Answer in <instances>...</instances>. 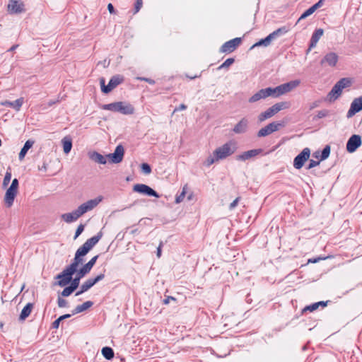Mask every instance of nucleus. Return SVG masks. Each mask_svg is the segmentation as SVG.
Segmentation results:
<instances>
[{
    "mask_svg": "<svg viewBox=\"0 0 362 362\" xmlns=\"http://www.w3.org/2000/svg\"><path fill=\"white\" fill-rule=\"evenodd\" d=\"M327 257H323V258H317V259H310L309 262H313V263H316L318 262L319 259H325Z\"/></svg>",
    "mask_w": 362,
    "mask_h": 362,
    "instance_id": "58",
    "label": "nucleus"
},
{
    "mask_svg": "<svg viewBox=\"0 0 362 362\" xmlns=\"http://www.w3.org/2000/svg\"><path fill=\"white\" fill-rule=\"evenodd\" d=\"M239 202V198H236L232 203H230V206H229V209L230 210L233 209L238 204Z\"/></svg>",
    "mask_w": 362,
    "mask_h": 362,
    "instance_id": "49",
    "label": "nucleus"
},
{
    "mask_svg": "<svg viewBox=\"0 0 362 362\" xmlns=\"http://www.w3.org/2000/svg\"><path fill=\"white\" fill-rule=\"evenodd\" d=\"M133 190L141 194L155 197L157 198L160 197L154 189L144 184H136L134 185Z\"/></svg>",
    "mask_w": 362,
    "mask_h": 362,
    "instance_id": "16",
    "label": "nucleus"
},
{
    "mask_svg": "<svg viewBox=\"0 0 362 362\" xmlns=\"http://www.w3.org/2000/svg\"><path fill=\"white\" fill-rule=\"evenodd\" d=\"M218 160H219L217 158V156L213 154V156H210L206 158L204 163L205 165L209 167Z\"/></svg>",
    "mask_w": 362,
    "mask_h": 362,
    "instance_id": "37",
    "label": "nucleus"
},
{
    "mask_svg": "<svg viewBox=\"0 0 362 362\" xmlns=\"http://www.w3.org/2000/svg\"><path fill=\"white\" fill-rule=\"evenodd\" d=\"M33 144H34V141H33V140L29 139L25 141L23 147L21 148V150L19 153V155H18L19 160H22L25 158L28 151L33 146Z\"/></svg>",
    "mask_w": 362,
    "mask_h": 362,
    "instance_id": "29",
    "label": "nucleus"
},
{
    "mask_svg": "<svg viewBox=\"0 0 362 362\" xmlns=\"http://www.w3.org/2000/svg\"><path fill=\"white\" fill-rule=\"evenodd\" d=\"M18 47V45H13L8 50V52H13L14 51L17 47Z\"/></svg>",
    "mask_w": 362,
    "mask_h": 362,
    "instance_id": "59",
    "label": "nucleus"
},
{
    "mask_svg": "<svg viewBox=\"0 0 362 362\" xmlns=\"http://www.w3.org/2000/svg\"><path fill=\"white\" fill-rule=\"evenodd\" d=\"M103 198L102 197H98L93 199H90L87 201L86 202L81 204L76 209L81 216L84 214H86L88 211H90L93 210L94 208H95L99 203L102 201Z\"/></svg>",
    "mask_w": 362,
    "mask_h": 362,
    "instance_id": "9",
    "label": "nucleus"
},
{
    "mask_svg": "<svg viewBox=\"0 0 362 362\" xmlns=\"http://www.w3.org/2000/svg\"><path fill=\"white\" fill-rule=\"evenodd\" d=\"M98 258V255L94 256L93 258H91L88 262H87L86 264H84L78 271L79 274L82 276H86L88 274L90 270L92 269L93 267L95 265L97 259Z\"/></svg>",
    "mask_w": 362,
    "mask_h": 362,
    "instance_id": "23",
    "label": "nucleus"
},
{
    "mask_svg": "<svg viewBox=\"0 0 362 362\" xmlns=\"http://www.w3.org/2000/svg\"><path fill=\"white\" fill-rule=\"evenodd\" d=\"M186 109H187V106L185 104H181L175 109L174 112L182 111V110H185Z\"/></svg>",
    "mask_w": 362,
    "mask_h": 362,
    "instance_id": "50",
    "label": "nucleus"
},
{
    "mask_svg": "<svg viewBox=\"0 0 362 362\" xmlns=\"http://www.w3.org/2000/svg\"><path fill=\"white\" fill-rule=\"evenodd\" d=\"M140 80L145 81L148 82L150 84H154L155 83V81L153 79H151V78H140Z\"/></svg>",
    "mask_w": 362,
    "mask_h": 362,
    "instance_id": "53",
    "label": "nucleus"
},
{
    "mask_svg": "<svg viewBox=\"0 0 362 362\" xmlns=\"http://www.w3.org/2000/svg\"><path fill=\"white\" fill-rule=\"evenodd\" d=\"M103 110L120 112L123 115H132L134 112L133 106L125 102H116L104 105Z\"/></svg>",
    "mask_w": 362,
    "mask_h": 362,
    "instance_id": "4",
    "label": "nucleus"
},
{
    "mask_svg": "<svg viewBox=\"0 0 362 362\" xmlns=\"http://www.w3.org/2000/svg\"><path fill=\"white\" fill-rule=\"evenodd\" d=\"M11 179V173L10 171H7L5 174L4 180H3V187H6L10 182Z\"/></svg>",
    "mask_w": 362,
    "mask_h": 362,
    "instance_id": "39",
    "label": "nucleus"
},
{
    "mask_svg": "<svg viewBox=\"0 0 362 362\" xmlns=\"http://www.w3.org/2000/svg\"><path fill=\"white\" fill-rule=\"evenodd\" d=\"M248 119L243 118L234 127L233 132L235 134H243L246 132L248 127Z\"/></svg>",
    "mask_w": 362,
    "mask_h": 362,
    "instance_id": "24",
    "label": "nucleus"
},
{
    "mask_svg": "<svg viewBox=\"0 0 362 362\" xmlns=\"http://www.w3.org/2000/svg\"><path fill=\"white\" fill-rule=\"evenodd\" d=\"M300 84V81L294 80L288 83H283L275 88H267L259 90L249 98L251 103L259 101L261 99H265L267 97L277 98L285 93L291 91Z\"/></svg>",
    "mask_w": 362,
    "mask_h": 362,
    "instance_id": "2",
    "label": "nucleus"
},
{
    "mask_svg": "<svg viewBox=\"0 0 362 362\" xmlns=\"http://www.w3.org/2000/svg\"><path fill=\"white\" fill-rule=\"evenodd\" d=\"M241 38L235 37L233 40H230L226 42H225L221 47L220 51L221 52H227L230 53L233 52L240 44Z\"/></svg>",
    "mask_w": 362,
    "mask_h": 362,
    "instance_id": "17",
    "label": "nucleus"
},
{
    "mask_svg": "<svg viewBox=\"0 0 362 362\" xmlns=\"http://www.w3.org/2000/svg\"><path fill=\"white\" fill-rule=\"evenodd\" d=\"M84 276H85L79 274V271H77L76 276L74 279L71 278L70 286L72 287L74 290H76L79 286L81 279H82Z\"/></svg>",
    "mask_w": 362,
    "mask_h": 362,
    "instance_id": "32",
    "label": "nucleus"
},
{
    "mask_svg": "<svg viewBox=\"0 0 362 362\" xmlns=\"http://www.w3.org/2000/svg\"><path fill=\"white\" fill-rule=\"evenodd\" d=\"M161 246H162V243H160L159 246L157 248V254L156 255L158 258L160 257V256H161Z\"/></svg>",
    "mask_w": 362,
    "mask_h": 362,
    "instance_id": "54",
    "label": "nucleus"
},
{
    "mask_svg": "<svg viewBox=\"0 0 362 362\" xmlns=\"http://www.w3.org/2000/svg\"><path fill=\"white\" fill-rule=\"evenodd\" d=\"M88 156L90 159L93 160L94 162L99 164H106L107 163V157L103 156L97 151H92L88 153Z\"/></svg>",
    "mask_w": 362,
    "mask_h": 362,
    "instance_id": "26",
    "label": "nucleus"
},
{
    "mask_svg": "<svg viewBox=\"0 0 362 362\" xmlns=\"http://www.w3.org/2000/svg\"><path fill=\"white\" fill-rule=\"evenodd\" d=\"M197 76L190 77L191 79L195 78Z\"/></svg>",
    "mask_w": 362,
    "mask_h": 362,
    "instance_id": "64",
    "label": "nucleus"
},
{
    "mask_svg": "<svg viewBox=\"0 0 362 362\" xmlns=\"http://www.w3.org/2000/svg\"><path fill=\"white\" fill-rule=\"evenodd\" d=\"M323 1L324 0H320L318 2H317L316 4H315L313 6V7L315 8V10H317L318 8H320V6H322V4H323Z\"/></svg>",
    "mask_w": 362,
    "mask_h": 362,
    "instance_id": "51",
    "label": "nucleus"
},
{
    "mask_svg": "<svg viewBox=\"0 0 362 362\" xmlns=\"http://www.w3.org/2000/svg\"><path fill=\"white\" fill-rule=\"evenodd\" d=\"M323 33H324V30L322 28H318L315 30V32L313 33L311 39H310L309 49H310L316 46L319 40L323 35Z\"/></svg>",
    "mask_w": 362,
    "mask_h": 362,
    "instance_id": "25",
    "label": "nucleus"
},
{
    "mask_svg": "<svg viewBox=\"0 0 362 362\" xmlns=\"http://www.w3.org/2000/svg\"><path fill=\"white\" fill-rule=\"evenodd\" d=\"M75 290L71 287L70 286L66 287L62 292V296L64 297H67L70 296Z\"/></svg>",
    "mask_w": 362,
    "mask_h": 362,
    "instance_id": "40",
    "label": "nucleus"
},
{
    "mask_svg": "<svg viewBox=\"0 0 362 362\" xmlns=\"http://www.w3.org/2000/svg\"><path fill=\"white\" fill-rule=\"evenodd\" d=\"M105 278L104 274H100L96 277L92 279H87L85 282L82 284L80 287V290L76 293V296H78L84 292L88 291L91 287H93L95 284L103 280Z\"/></svg>",
    "mask_w": 362,
    "mask_h": 362,
    "instance_id": "10",
    "label": "nucleus"
},
{
    "mask_svg": "<svg viewBox=\"0 0 362 362\" xmlns=\"http://www.w3.org/2000/svg\"><path fill=\"white\" fill-rule=\"evenodd\" d=\"M56 320L59 322V323L61 322V321H62V320H59V317L58 319H57Z\"/></svg>",
    "mask_w": 362,
    "mask_h": 362,
    "instance_id": "63",
    "label": "nucleus"
},
{
    "mask_svg": "<svg viewBox=\"0 0 362 362\" xmlns=\"http://www.w3.org/2000/svg\"><path fill=\"white\" fill-rule=\"evenodd\" d=\"M315 8L313 7V6H312L311 7H310L308 9H307L301 16L299 18L298 21L300 20H302V19H304L307 17H308L309 16H310L311 14H313L315 11Z\"/></svg>",
    "mask_w": 362,
    "mask_h": 362,
    "instance_id": "36",
    "label": "nucleus"
},
{
    "mask_svg": "<svg viewBox=\"0 0 362 362\" xmlns=\"http://www.w3.org/2000/svg\"><path fill=\"white\" fill-rule=\"evenodd\" d=\"M319 164H320V161L319 160H310L307 168L308 169H311V168H313L314 167H316Z\"/></svg>",
    "mask_w": 362,
    "mask_h": 362,
    "instance_id": "47",
    "label": "nucleus"
},
{
    "mask_svg": "<svg viewBox=\"0 0 362 362\" xmlns=\"http://www.w3.org/2000/svg\"><path fill=\"white\" fill-rule=\"evenodd\" d=\"M24 103V98H20L15 101L4 100L1 103V105L5 107H12L16 112H18L23 104Z\"/></svg>",
    "mask_w": 362,
    "mask_h": 362,
    "instance_id": "22",
    "label": "nucleus"
},
{
    "mask_svg": "<svg viewBox=\"0 0 362 362\" xmlns=\"http://www.w3.org/2000/svg\"><path fill=\"white\" fill-rule=\"evenodd\" d=\"M18 190L8 187V189L6 192L5 197H4V202L6 205L8 207H11L14 202V199L17 195Z\"/></svg>",
    "mask_w": 362,
    "mask_h": 362,
    "instance_id": "21",
    "label": "nucleus"
},
{
    "mask_svg": "<svg viewBox=\"0 0 362 362\" xmlns=\"http://www.w3.org/2000/svg\"><path fill=\"white\" fill-rule=\"evenodd\" d=\"M329 153H330V146L327 145V146H325V147L323 148V150L322 151V153L320 156V160H323L327 159L329 157Z\"/></svg>",
    "mask_w": 362,
    "mask_h": 362,
    "instance_id": "35",
    "label": "nucleus"
},
{
    "mask_svg": "<svg viewBox=\"0 0 362 362\" xmlns=\"http://www.w3.org/2000/svg\"><path fill=\"white\" fill-rule=\"evenodd\" d=\"M289 106L288 103L286 102L278 103L268 108L264 112L260 113L258 116L259 122H262L264 120L272 117L279 111L288 108Z\"/></svg>",
    "mask_w": 362,
    "mask_h": 362,
    "instance_id": "6",
    "label": "nucleus"
},
{
    "mask_svg": "<svg viewBox=\"0 0 362 362\" xmlns=\"http://www.w3.org/2000/svg\"><path fill=\"white\" fill-rule=\"evenodd\" d=\"M352 84V80L350 78H342L337 81L332 87V90L328 94L329 101H334L340 97L343 90L349 88Z\"/></svg>",
    "mask_w": 362,
    "mask_h": 362,
    "instance_id": "3",
    "label": "nucleus"
},
{
    "mask_svg": "<svg viewBox=\"0 0 362 362\" xmlns=\"http://www.w3.org/2000/svg\"><path fill=\"white\" fill-rule=\"evenodd\" d=\"M142 5H143L142 0H136V1L135 5H134V14L139 11L141 8L142 7Z\"/></svg>",
    "mask_w": 362,
    "mask_h": 362,
    "instance_id": "43",
    "label": "nucleus"
},
{
    "mask_svg": "<svg viewBox=\"0 0 362 362\" xmlns=\"http://www.w3.org/2000/svg\"><path fill=\"white\" fill-rule=\"evenodd\" d=\"M141 168L142 172L146 175H148L151 173V166L148 163H142Z\"/></svg>",
    "mask_w": 362,
    "mask_h": 362,
    "instance_id": "41",
    "label": "nucleus"
},
{
    "mask_svg": "<svg viewBox=\"0 0 362 362\" xmlns=\"http://www.w3.org/2000/svg\"><path fill=\"white\" fill-rule=\"evenodd\" d=\"M170 300H174L175 298L173 297H168V298H165L163 300V303L165 304V305L168 304Z\"/></svg>",
    "mask_w": 362,
    "mask_h": 362,
    "instance_id": "55",
    "label": "nucleus"
},
{
    "mask_svg": "<svg viewBox=\"0 0 362 362\" xmlns=\"http://www.w3.org/2000/svg\"><path fill=\"white\" fill-rule=\"evenodd\" d=\"M25 11V5L21 0H9L8 12L11 14L21 13Z\"/></svg>",
    "mask_w": 362,
    "mask_h": 362,
    "instance_id": "14",
    "label": "nucleus"
},
{
    "mask_svg": "<svg viewBox=\"0 0 362 362\" xmlns=\"http://www.w3.org/2000/svg\"><path fill=\"white\" fill-rule=\"evenodd\" d=\"M124 81V78L122 76L120 75H115L113 76L108 84L105 86V78H100V84L101 86V90L104 93H109L110 91H112L114 88H115L117 86L121 84Z\"/></svg>",
    "mask_w": 362,
    "mask_h": 362,
    "instance_id": "8",
    "label": "nucleus"
},
{
    "mask_svg": "<svg viewBox=\"0 0 362 362\" xmlns=\"http://www.w3.org/2000/svg\"><path fill=\"white\" fill-rule=\"evenodd\" d=\"M71 317L70 314H66L59 317V320H63Z\"/></svg>",
    "mask_w": 362,
    "mask_h": 362,
    "instance_id": "56",
    "label": "nucleus"
},
{
    "mask_svg": "<svg viewBox=\"0 0 362 362\" xmlns=\"http://www.w3.org/2000/svg\"><path fill=\"white\" fill-rule=\"evenodd\" d=\"M262 152V149L258 148V149H252L247 151L243 152L242 154L238 155L237 156V160H247L252 158H254L259 154H260Z\"/></svg>",
    "mask_w": 362,
    "mask_h": 362,
    "instance_id": "19",
    "label": "nucleus"
},
{
    "mask_svg": "<svg viewBox=\"0 0 362 362\" xmlns=\"http://www.w3.org/2000/svg\"><path fill=\"white\" fill-rule=\"evenodd\" d=\"M319 306H320V303H315L308 306H306L304 308V310L305 311L309 310V311L312 312V311L316 310L319 308Z\"/></svg>",
    "mask_w": 362,
    "mask_h": 362,
    "instance_id": "42",
    "label": "nucleus"
},
{
    "mask_svg": "<svg viewBox=\"0 0 362 362\" xmlns=\"http://www.w3.org/2000/svg\"><path fill=\"white\" fill-rule=\"evenodd\" d=\"M102 235H98L88 239L82 246L76 252L72 262L67 266L60 274L55 276L58 279L57 284L61 287L68 285L71 281V276L77 272L78 267L83 262V257L85 256L100 240Z\"/></svg>",
    "mask_w": 362,
    "mask_h": 362,
    "instance_id": "1",
    "label": "nucleus"
},
{
    "mask_svg": "<svg viewBox=\"0 0 362 362\" xmlns=\"http://www.w3.org/2000/svg\"><path fill=\"white\" fill-rule=\"evenodd\" d=\"M41 170H47V166H46V164L44 163L43 165L42 166V168H40Z\"/></svg>",
    "mask_w": 362,
    "mask_h": 362,
    "instance_id": "62",
    "label": "nucleus"
},
{
    "mask_svg": "<svg viewBox=\"0 0 362 362\" xmlns=\"http://www.w3.org/2000/svg\"><path fill=\"white\" fill-rule=\"evenodd\" d=\"M287 32L288 29L286 27L279 28L277 30L272 32V33H270L269 35H267L265 38L262 39L255 44H254L252 46L251 49L259 46L267 47L271 44L272 40H274V39L281 35L286 34Z\"/></svg>",
    "mask_w": 362,
    "mask_h": 362,
    "instance_id": "7",
    "label": "nucleus"
},
{
    "mask_svg": "<svg viewBox=\"0 0 362 362\" xmlns=\"http://www.w3.org/2000/svg\"><path fill=\"white\" fill-rule=\"evenodd\" d=\"M281 127H282V124L281 123L271 122L259 130V132H257V136H267L272 134L273 132L278 131Z\"/></svg>",
    "mask_w": 362,
    "mask_h": 362,
    "instance_id": "13",
    "label": "nucleus"
},
{
    "mask_svg": "<svg viewBox=\"0 0 362 362\" xmlns=\"http://www.w3.org/2000/svg\"><path fill=\"white\" fill-rule=\"evenodd\" d=\"M124 155V148L122 145L119 144L112 153L106 155L110 163L117 164L122 161Z\"/></svg>",
    "mask_w": 362,
    "mask_h": 362,
    "instance_id": "11",
    "label": "nucleus"
},
{
    "mask_svg": "<svg viewBox=\"0 0 362 362\" xmlns=\"http://www.w3.org/2000/svg\"><path fill=\"white\" fill-rule=\"evenodd\" d=\"M187 185H185L182 187L181 193L180 194L177 195L175 197V203L176 204H180L184 200V198L187 193Z\"/></svg>",
    "mask_w": 362,
    "mask_h": 362,
    "instance_id": "34",
    "label": "nucleus"
},
{
    "mask_svg": "<svg viewBox=\"0 0 362 362\" xmlns=\"http://www.w3.org/2000/svg\"><path fill=\"white\" fill-rule=\"evenodd\" d=\"M329 111L327 110H322L317 112V114L316 115L317 119H321L323 117H325L328 115Z\"/></svg>",
    "mask_w": 362,
    "mask_h": 362,
    "instance_id": "44",
    "label": "nucleus"
},
{
    "mask_svg": "<svg viewBox=\"0 0 362 362\" xmlns=\"http://www.w3.org/2000/svg\"><path fill=\"white\" fill-rule=\"evenodd\" d=\"M362 110V96L355 98L351 103L346 117L350 118Z\"/></svg>",
    "mask_w": 362,
    "mask_h": 362,
    "instance_id": "18",
    "label": "nucleus"
},
{
    "mask_svg": "<svg viewBox=\"0 0 362 362\" xmlns=\"http://www.w3.org/2000/svg\"><path fill=\"white\" fill-rule=\"evenodd\" d=\"M57 303L59 308H64L67 306V301L61 297L58 298Z\"/></svg>",
    "mask_w": 362,
    "mask_h": 362,
    "instance_id": "46",
    "label": "nucleus"
},
{
    "mask_svg": "<svg viewBox=\"0 0 362 362\" xmlns=\"http://www.w3.org/2000/svg\"><path fill=\"white\" fill-rule=\"evenodd\" d=\"M79 217H81L77 209L73 211L71 213H66L62 215V218L66 223H72L76 221Z\"/></svg>",
    "mask_w": 362,
    "mask_h": 362,
    "instance_id": "27",
    "label": "nucleus"
},
{
    "mask_svg": "<svg viewBox=\"0 0 362 362\" xmlns=\"http://www.w3.org/2000/svg\"><path fill=\"white\" fill-rule=\"evenodd\" d=\"M84 230V226L83 224H80L75 233L74 239L76 240L83 231Z\"/></svg>",
    "mask_w": 362,
    "mask_h": 362,
    "instance_id": "45",
    "label": "nucleus"
},
{
    "mask_svg": "<svg viewBox=\"0 0 362 362\" xmlns=\"http://www.w3.org/2000/svg\"><path fill=\"white\" fill-rule=\"evenodd\" d=\"M310 155V148H303V150L293 160L294 168L296 169H300L303 166L305 162L309 158Z\"/></svg>",
    "mask_w": 362,
    "mask_h": 362,
    "instance_id": "12",
    "label": "nucleus"
},
{
    "mask_svg": "<svg viewBox=\"0 0 362 362\" xmlns=\"http://www.w3.org/2000/svg\"><path fill=\"white\" fill-rule=\"evenodd\" d=\"M57 102H58V100H57V101H55V100H50V101H49V103H48V105H49V106H52V105L56 104Z\"/></svg>",
    "mask_w": 362,
    "mask_h": 362,
    "instance_id": "61",
    "label": "nucleus"
},
{
    "mask_svg": "<svg viewBox=\"0 0 362 362\" xmlns=\"http://www.w3.org/2000/svg\"><path fill=\"white\" fill-rule=\"evenodd\" d=\"M62 143L63 145L64 152L66 154H68L71 151V148H72V141H71V138H69L68 136H65L62 140Z\"/></svg>",
    "mask_w": 362,
    "mask_h": 362,
    "instance_id": "31",
    "label": "nucleus"
},
{
    "mask_svg": "<svg viewBox=\"0 0 362 362\" xmlns=\"http://www.w3.org/2000/svg\"><path fill=\"white\" fill-rule=\"evenodd\" d=\"M361 137L359 135L354 134L346 143V151L349 153H354L361 145Z\"/></svg>",
    "mask_w": 362,
    "mask_h": 362,
    "instance_id": "15",
    "label": "nucleus"
},
{
    "mask_svg": "<svg viewBox=\"0 0 362 362\" xmlns=\"http://www.w3.org/2000/svg\"><path fill=\"white\" fill-rule=\"evenodd\" d=\"M234 59L233 58H228L219 67H218V69H223V68H228L229 67L231 64H233L234 62Z\"/></svg>",
    "mask_w": 362,
    "mask_h": 362,
    "instance_id": "38",
    "label": "nucleus"
},
{
    "mask_svg": "<svg viewBox=\"0 0 362 362\" xmlns=\"http://www.w3.org/2000/svg\"><path fill=\"white\" fill-rule=\"evenodd\" d=\"M107 9H108V11H109V12H110V13H115V11L114 6H113V5H112V4H109L107 5Z\"/></svg>",
    "mask_w": 362,
    "mask_h": 362,
    "instance_id": "52",
    "label": "nucleus"
},
{
    "mask_svg": "<svg viewBox=\"0 0 362 362\" xmlns=\"http://www.w3.org/2000/svg\"><path fill=\"white\" fill-rule=\"evenodd\" d=\"M10 187L13 188L16 190L18 189V179L15 178L12 180L11 185Z\"/></svg>",
    "mask_w": 362,
    "mask_h": 362,
    "instance_id": "48",
    "label": "nucleus"
},
{
    "mask_svg": "<svg viewBox=\"0 0 362 362\" xmlns=\"http://www.w3.org/2000/svg\"><path fill=\"white\" fill-rule=\"evenodd\" d=\"M103 356L107 360H110L114 357V351L112 348L105 346L102 349Z\"/></svg>",
    "mask_w": 362,
    "mask_h": 362,
    "instance_id": "33",
    "label": "nucleus"
},
{
    "mask_svg": "<svg viewBox=\"0 0 362 362\" xmlns=\"http://www.w3.org/2000/svg\"><path fill=\"white\" fill-rule=\"evenodd\" d=\"M59 326V322L57 320H54L52 323V327L54 329H57Z\"/></svg>",
    "mask_w": 362,
    "mask_h": 362,
    "instance_id": "57",
    "label": "nucleus"
},
{
    "mask_svg": "<svg viewBox=\"0 0 362 362\" xmlns=\"http://www.w3.org/2000/svg\"><path fill=\"white\" fill-rule=\"evenodd\" d=\"M236 149V142L234 141H229L228 142L224 144L223 146L217 148L214 151V155L217 156L218 160H223L234 153Z\"/></svg>",
    "mask_w": 362,
    "mask_h": 362,
    "instance_id": "5",
    "label": "nucleus"
},
{
    "mask_svg": "<svg viewBox=\"0 0 362 362\" xmlns=\"http://www.w3.org/2000/svg\"><path fill=\"white\" fill-rule=\"evenodd\" d=\"M93 305V303L90 300L86 301L81 305H77L72 311V315L82 313L87 309L90 308Z\"/></svg>",
    "mask_w": 362,
    "mask_h": 362,
    "instance_id": "30",
    "label": "nucleus"
},
{
    "mask_svg": "<svg viewBox=\"0 0 362 362\" xmlns=\"http://www.w3.org/2000/svg\"><path fill=\"white\" fill-rule=\"evenodd\" d=\"M317 303H320V306L325 307L327 304V302L319 301V302H317Z\"/></svg>",
    "mask_w": 362,
    "mask_h": 362,
    "instance_id": "60",
    "label": "nucleus"
},
{
    "mask_svg": "<svg viewBox=\"0 0 362 362\" xmlns=\"http://www.w3.org/2000/svg\"><path fill=\"white\" fill-rule=\"evenodd\" d=\"M339 57L338 55L334 52H329L327 54L324 58L321 60V64H327L329 66H334L337 62Z\"/></svg>",
    "mask_w": 362,
    "mask_h": 362,
    "instance_id": "20",
    "label": "nucleus"
},
{
    "mask_svg": "<svg viewBox=\"0 0 362 362\" xmlns=\"http://www.w3.org/2000/svg\"><path fill=\"white\" fill-rule=\"evenodd\" d=\"M33 305L30 303H28L21 310V313L19 316V320H25L30 315L33 310Z\"/></svg>",
    "mask_w": 362,
    "mask_h": 362,
    "instance_id": "28",
    "label": "nucleus"
}]
</instances>
